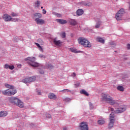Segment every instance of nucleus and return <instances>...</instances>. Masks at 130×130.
<instances>
[{
	"label": "nucleus",
	"instance_id": "obj_1",
	"mask_svg": "<svg viewBox=\"0 0 130 130\" xmlns=\"http://www.w3.org/2000/svg\"><path fill=\"white\" fill-rule=\"evenodd\" d=\"M102 101L104 102L109 103L110 105H114V104L118 105L117 101L114 100L112 97L110 96V95L107 93H103L102 94Z\"/></svg>",
	"mask_w": 130,
	"mask_h": 130
},
{
	"label": "nucleus",
	"instance_id": "obj_2",
	"mask_svg": "<svg viewBox=\"0 0 130 130\" xmlns=\"http://www.w3.org/2000/svg\"><path fill=\"white\" fill-rule=\"evenodd\" d=\"M5 87L9 89L3 91L4 95H6V96H12V95H15V94L17 93V89L14 88V86L10 85L9 84H6Z\"/></svg>",
	"mask_w": 130,
	"mask_h": 130
},
{
	"label": "nucleus",
	"instance_id": "obj_3",
	"mask_svg": "<svg viewBox=\"0 0 130 130\" xmlns=\"http://www.w3.org/2000/svg\"><path fill=\"white\" fill-rule=\"evenodd\" d=\"M25 60L27 61L28 64L33 68H37V67H40V66L39 63L35 62V57H28L25 58Z\"/></svg>",
	"mask_w": 130,
	"mask_h": 130
},
{
	"label": "nucleus",
	"instance_id": "obj_4",
	"mask_svg": "<svg viewBox=\"0 0 130 130\" xmlns=\"http://www.w3.org/2000/svg\"><path fill=\"white\" fill-rule=\"evenodd\" d=\"M78 42L79 44H81V45H83L84 47H87L88 48H90L91 46H92V45L91 44V43L88 41V40L84 38H80L78 39Z\"/></svg>",
	"mask_w": 130,
	"mask_h": 130
},
{
	"label": "nucleus",
	"instance_id": "obj_5",
	"mask_svg": "<svg viewBox=\"0 0 130 130\" xmlns=\"http://www.w3.org/2000/svg\"><path fill=\"white\" fill-rule=\"evenodd\" d=\"M36 80V77L32 76L30 77H27L22 80L23 83H25V84H27V83H31L32 82H34Z\"/></svg>",
	"mask_w": 130,
	"mask_h": 130
},
{
	"label": "nucleus",
	"instance_id": "obj_6",
	"mask_svg": "<svg viewBox=\"0 0 130 130\" xmlns=\"http://www.w3.org/2000/svg\"><path fill=\"white\" fill-rule=\"evenodd\" d=\"M126 110V106H122L119 108H118L117 110L115 111V113H121V112H123V111H125Z\"/></svg>",
	"mask_w": 130,
	"mask_h": 130
},
{
	"label": "nucleus",
	"instance_id": "obj_7",
	"mask_svg": "<svg viewBox=\"0 0 130 130\" xmlns=\"http://www.w3.org/2000/svg\"><path fill=\"white\" fill-rule=\"evenodd\" d=\"M19 100H20L17 98L11 97L9 98V102H11L12 104H14V105H17Z\"/></svg>",
	"mask_w": 130,
	"mask_h": 130
},
{
	"label": "nucleus",
	"instance_id": "obj_8",
	"mask_svg": "<svg viewBox=\"0 0 130 130\" xmlns=\"http://www.w3.org/2000/svg\"><path fill=\"white\" fill-rule=\"evenodd\" d=\"M3 20L5 21V22H10L12 21V17H11V15L5 14L3 16Z\"/></svg>",
	"mask_w": 130,
	"mask_h": 130
},
{
	"label": "nucleus",
	"instance_id": "obj_9",
	"mask_svg": "<svg viewBox=\"0 0 130 130\" xmlns=\"http://www.w3.org/2000/svg\"><path fill=\"white\" fill-rule=\"evenodd\" d=\"M53 42L54 44L56 45V46H58L59 47H60V46H61V43H62V42H61V41L57 40V39L56 38H55L53 40Z\"/></svg>",
	"mask_w": 130,
	"mask_h": 130
},
{
	"label": "nucleus",
	"instance_id": "obj_10",
	"mask_svg": "<svg viewBox=\"0 0 130 130\" xmlns=\"http://www.w3.org/2000/svg\"><path fill=\"white\" fill-rule=\"evenodd\" d=\"M80 126L81 130H88V125L85 122H81Z\"/></svg>",
	"mask_w": 130,
	"mask_h": 130
},
{
	"label": "nucleus",
	"instance_id": "obj_11",
	"mask_svg": "<svg viewBox=\"0 0 130 130\" xmlns=\"http://www.w3.org/2000/svg\"><path fill=\"white\" fill-rule=\"evenodd\" d=\"M35 21L36 23L38 25H43V24H45V21L42 19H35Z\"/></svg>",
	"mask_w": 130,
	"mask_h": 130
},
{
	"label": "nucleus",
	"instance_id": "obj_12",
	"mask_svg": "<svg viewBox=\"0 0 130 130\" xmlns=\"http://www.w3.org/2000/svg\"><path fill=\"white\" fill-rule=\"evenodd\" d=\"M48 97L49 99H51L52 100H55L56 99H57V96L53 93H49Z\"/></svg>",
	"mask_w": 130,
	"mask_h": 130
},
{
	"label": "nucleus",
	"instance_id": "obj_13",
	"mask_svg": "<svg viewBox=\"0 0 130 130\" xmlns=\"http://www.w3.org/2000/svg\"><path fill=\"white\" fill-rule=\"evenodd\" d=\"M113 125H114V119L110 120V122L108 124V128H109V129H111V128L113 127Z\"/></svg>",
	"mask_w": 130,
	"mask_h": 130
},
{
	"label": "nucleus",
	"instance_id": "obj_14",
	"mask_svg": "<svg viewBox=\"0 0 130 130\" xmlns=\"http://www.w3.org/2000/svg\"><path fill=\"white\" fill-rule=\"evenodd\" d=\"M42 17V14L41 13H35L34 14L33 19L35 20H37V19H40Z\"/></svg>",
	"mask_w": 130,
	"mask_h": 130
},
{
	"label": "nucleus",
	"instance_id": "obj_15",
	"mask_svg": "<svg viewBox=\"0 0 130 130\" xmlns=\"http://www.w3.org/2000/svg\"><path fill=\"white\" fill-rule=\"evenodd\" d=\"M96 41H98V42H100V43H102L103 44L105 43V40L100 37H97Z\"/></svg>",
	"mask_w": 130,
	"mask_h": 130
},
{
	"label": "nucleus",
	"instance_id": "obj_16",
	"mask_svg": "<svg viewBox=\"0 0 130 130\" xmlns=\"http://www.w3.org/2000/svg\"><path fill=\"white\" fill-rule=\"evenodd\" d=\"M69 21L70 25H72V26H76L77 24V21L75 19H70Z\"/></svg>",
	"mask_w": 130,
	"mask_h": 130
},
{
	"label": "nucleus",
	"instance_id": "obj_17",
	"mask_svg": "<svg viewBox=\"0 0 130 130\" xmlns=\"http://www.w3.org/2000/svg\"><path fill=\"white\" fill-rule=\"evenodd\" d=\"M8 114H9L8 111H2L0 112V117H5Z\"/></svg>",
	"mask_w": 130,
	"mask_h": 130
},
{
	"label": "nucleus",
	"instance_id": "obj_18",
	"mask_svg": "<svg viewBox=\"0 0 130 130\" xmlns=\"http://www.w3.org/2000/svg\"><path fill=\"white\" fill-rule=\"evenodd\" d=\"M76 14L78 16H82V15L84 14V10H83V9H79L76 11Z\"/></svg>",
	"mask_w": 130,
	"mask_h": 130
},
{
	"label": "nucleus",
	"instance_id": "obj_19",
	"mask_svg": "<svg viewBox=\"0 0 130 130\" xmlns=\"http://www.w3.org/2000/svg\"><path fill=\"white\" fill-rule=\"evenodd\" d=\"M16 106H18V107H20V108H23V107H24V103H23V102L19 100Z\"/></svg>",
	"mask_w": 130,
	"mask_h": 130
},
{
	"label": "nucleus",
	"instance_id": "obj_20",
	"mask_svg": "<svg viewBox=\"0 0 130 130\" xmlns=\"http://www.w3.org/2000/svg\"><path fill=\"white\" fill-rule=\"evenodd\" d=\"M115 18L117 21H120L122 19V15L119 13H117L115 16Z\"/></svg>",
	"mask_w": 130,
	"mask_h": 130
},
{
	"label": "nucleus",
	"instance_id": "obj_21",
	"mask_svg": "<svg viewBox=\"0 0 130 130\" xmlns=\"http://www.w3.org/2000/svg\"><path fill=\"white\" fill-rule=\"evenodd\" d=\"M70 50H71V52H74V53H79L80 52H82V51H77V49L75 48H70Z\"/></svg>",
	"mask_w": 130,
	"mask_h": 130
},
{
	"label": "nucleus",
	"instance_id": "obj_22",
	"mask_svg": "<svg viewBox=\"0 0 130 130\" xmlns=\"http://www.w3.org/2000/svg\"><path fill=\"white\" fill-rule=\"evenodd\" d=\"M57 22H58V23H59L60 24H67V20H64L62 19H58Z\"/></svg>",
	"mask_w": 130,
	"mask_h": 130
},
{
	"label": "nucleus",
	"instance_id": "obj_23",
	"mask_svg": "<svg viewBox=\"0 0 130 130\" xmlns=\"http://www.w3.org/2000/svg\"><path fill=\"white\" fill-rule=\"evenodd\" d=\"M81 94H83V95H85V96H89V93L84 89H82L80 91Z\"/></svg>",
	"mask_w": 130,
	"mask_h": 130
},
{
	"label": "nucleus",
	"instance_id": "obj_24",
	"mask_svg": "<svg viewBox=\"0 0 130 130\" xmlns=\"http://www.w3.org/2000/svg\"><path fill=\"white\" fill-rule=\"evenodd\" d=\"M109 45H110V46H111V47H115V46H116V44L115 43V42L111 41L109 42Z\"/></svg>",
	"mask_w": 130,
	"mask_h": 130
},
{
	"label": "nucleus",
	"instance_id": "obj_25",
	"mask_svg": "<svg viewBox=\"0 0 130 130\" xmlns=\"http://www.w3.org/2000/svg\"><path fill=\"white\" fill-rule=\"evenodd\" d=\"M117 89L118 90V91H121V92H123V91H124V88H123V86H117Z\"/></svg>",
	"mask_w": 130,
	"mask_h": 130
},
{
	"label": "nucleus",
	"instance_id": "obj_26",
	"mask_svg": "<svg viewBox=\"0 0 130 130\" xmlns=\"http://www.w3.org/2000/svg\"><path fill=\"white\" fill-rule=\"evenodd\" d=\"M102 22H101L100 20H98L96 22V24L95 26V28H99V27H100V25H101Z\"/></svg>",
	"mask_w": 130,
	"mask_h": 130
},
{
	"label": "nucleus",
	"instance_id": "obj_27",
	"mask_svg": "<svg viewBox=\"0 0 130 130\" xmlns=\"http://www.w3.org/2000/svg\"><path fill=\"white\" fill-rule=\"evenodd\" d=\"M104 123H105V120L104 119H101L98 121V124H100V125L104 124Z\"/></svg>",
	"mask_w": 130,
	"mask_h": 130
},
{
	"label": "nucleus",
	"instance_id": "obj_28",
	"mask_svg": "<svg viewBox=\"0 0 130 130\" xmlns=\"http://www.w3.org/2000/svg\"><path fill=\"white\" fill-rule=\"evenodd\" d=\"M40 1H37L36 2H35V5L37 8H39V7H40Z\"/></svg>",
	"mask_w": 130,
	"mask_h": 130
},
{
	"label": "nucleus",
	"instance_id": "obj_29",
	"mask_svg": "<svg viewBox=\"0 0 130 130\" xmlns=\"http://www.w3.org/2000/svg\"><path fill=\"white\" fill-rule=\"evenodd\" d=\"M118 14L122 15H123V14H124V9H121L118 12Z\"/></svg>",
	"mask_w": 130,
	"mask_h": 130
},
{
	"label": "nucleus",
	"instance_id": "obj_30",
	"mask_svg": "<svg viewBox=\"0 0 130 130\" xmlns=\"http://www.w3.org/2000/svg\"><path fill=\"white\" fill-rule=\"evenodd\" d=\"M53 68V66H52L51 64H47L46 65L43 69H52Z\"/></svg>",
	"mask_w": 130,
	"mask_h": 130
},
{
	"label": "nucleus",
	"instance_id": "obj_31",
	"mask_svg": "<svg viewBox=\"0 0 130 130\" xmlns=\"http://www.w3.org/2000/svg\"><path fill=\"white\" fill-rule=\"evenodd\" d=\"M12 17H18L19 16V14L15 12H12L11 13Z\"/></svg>",
	"mask_w": 130,
	"mask_h": 130
},
{
	"label": "nucleus",
	"instance_id": "obj_32",
	"mask_svg": "<svg viewBox=\"0 0 130 130\" xmlns=\"http://www.w3.org/2000/svg\"><path fill=\"white\" fill-rule=\"evenodd\" d=\"M60 36L62 38H66V35L65 32H62L61 33Z\"/></svg>",
	"mask_w": 130,
	"mask_h": 130
},
{
	"label": "nucleus",
	"instance_id": "obj_33",
	"mask_svg": "<svg viewBox=\"0 0 130 130\" xmlns=\"http://www.w3.org/2000/svg\"><path fill=\"white\" fill-rule=\"evenodd\" d=\"M63 101H65V102H70V101H71V99L66 98L63 100Z\"/></svg>",
	"mask_w": 130,
	"mask_h": 130
},
{
	"label": "nucleus",
	"instance_id": "obj_34",
	"mask_svg": "<svg viewBox=\"0 0 130 130\" xmlns=\"http://www.w3.org/2000/svg\"><path fill=\"white\" fill-rule=\"evenodd\" d=\"M11 21L12 22H18V21H19V19L16 18H12Z\"/></svg>",
	"mask_w": 130,
	"mask_h": 130
},
{
	"label": "nucleus",
	"instance_id": "obj_35",
	"mask_svg": "<svg viewBox=\"0 0 130 130\" xmlns=\"http://www.w3.org/2000/svg\"><path fill=\"white\" fill-rule=\"evenodd\" d=\"M89 104L90 109H94V106H93V104H92V103L89 102Z\"/></svg>",
	"mask_w": 130,
	"mask_h": 130
},
{
	"label": "nucleus",
	"instance_id": "obj_36",
	"mask_svg": "<svg viewBox=\"0 0 130 130\" xmlns=\"http://www.w3.org/2000/svg\"><path fill=\"white\" fill-rule=\"evenodd\" d=\"M36 45L40 49L42 50V47L40 46V45L37 43H35Z\"/></svg>",
	"mask_w": 130,
	"mask_h": 130
},
{
	"label": "nucleus",
	"instance_id": "obj_37",
	"mask_svg": "<svg viewBox=\"0 0 130 130\" xmlns=\"http://www.w3.org/2000/svg\"><path fill=\"white\" fill-rule=\"evenodd\" d=\"M39 56L40 58H45V57H46L45 55H43L42 54H40Z\"/></svg>",
	"mask_w": 130,
	"mask_h": 130
},
{
	"label": "nucleus",
	"instance_id": "obj_38",
	"mask_svg": "<svg viewBox=\"0 0 130 130\" xmlns=\"http://www.w3.org/2000/svg\"><path fill=\"white\" fill-rule=\"evenodd\" d=\"M74 85H75V87H76V88L79 87V86H80V82H77L76 83L74 84Z\"/></svg>",
	"mask_w": 130,
	"mask_h": 130
},
{
	"label": "nucleus",
	"instance_id": "obj_39",
	"mask_svg": "<svg viewBox=\"0 0 130 130\" xmlns=\"http://www.w3.org/2000/svg\"><path fill=\"white\" fill-rule=\"evenodd\" d=\"M4 68L8 70V69L10 68V65L6 64L5 65Z\"/></svg>",
	"mask_w": 130,
	"mask_h": 130
},
{
	"label": "nucleus",
	"instance_id": "obj_40",
	"mask_svg": "<svg viewBox=\"0 0 130 130\" xmlns=\"http://www.w3.org/2000/svg\"><path fill=\"white\" fill-rule=\"evenodd\" d=\"M113 118H114V116L112 115V113H111L110 115V120H111V119H114Z\"/></svg>",
	"mask_w": 130,
	"mask_h": 130
},
{
	"label": "nucleus",
	"instance_id": "obj_41",
	"mask_svg": "<svg viewBox=\"0 0 130 130\" xmlns=\"http://www.w3.org/2000/svg\"><path fill=\"white\" fill-rule=\"evenodd\" d=\"M39 72L40 74H41L42 75L44 74V71H43V70H42L41 69H39Z\"/></svg>",
	"mask_w": 130,
	"mask_h": 130
},
{
	"label": "nucleus",
	"instance_id": "obj_42",
	"mask_svg": "<svg viewBox=\"0 0 130 130\" xmlns=\"http://www.w3.org/2000/svg\"><path fill=\"white\" fill-rule=\"evenodd\" d=\"M46 117L47 118H50V117H51V115L49 114H46Z\"/></svg>",
	"mask_w": 130,
	"mask_h": 130
},
{
	"label": "nucleus",
	"instance_id": "obj_43",
	"mask_svg": "<svg viewBox=\"0 0 130 130\" xmlns=\"http://www.w3.org/2000/svg\"><path fill=\"white\" fill-rule=\"evenodd\" d=\"M80 4L81 5H82V6H87V3H86L85 2H81Z\"/></svg>",
	"mask_w": 130,
	"mask_h": 130
},
{
	"label": "nucleus",
	"instance_id": "obj_44",
	"mask_svg": "<svg viewBox=\"0 0 130 130\" xmlns=\"http://www.w3.org/2000/svg\"><path fill=\"white\" fill-rule=\"evenodd\" d=\"M55 15L58 18H60V17H61V14H60L56 13Z\"/></svg>",
	"mask_w": 130,
	"mask_h": 130
},
{
	"label": "nucleus",
	"instance_id": "obj_45",
	"mask_svg": "<svg viewBox=\"0 0 130 130\" xmlns=\"http://www.w3.org/2000/svg\"><path fill=\"white\" fill-rule=\"evenodd\" d=\"M10 70H14L15 69V67L14 66H9Z\"/></svg>",
	"mask_w": 130,
	"mask_h": 130
},
{
	"label": "nucleus",
	"instance_id": "obj_46",
	"mask_svg": "<svg viewBox=\"0 0 130 130\" xmlns=\"http://www.w3.org/2000/svg\"><path fill=\"white\" fill-rule=\"evenodd\" d=\"M59 92H62V93H66V92H67V89H63L62 90L60 91Z\"/></svg>",
	"mask_w": 130,
	"mask_h": 130
},
{
	"label": "nucleus",
	"instance_id": "obj_47",
	"mask_svg": "<svg viewBox=\"0 0 130 130\" xmlns=\"http://www.w3.org/2000/svg\"><path fill=\"white\" fill-rule=\"evenodd\" d=\"M43 14L44 15H45V14H46V10H45V9H43Z\"/></svg>",
	"mask_w": 130,
	"mask_h": 130
},
{
	"label": "nucleus",
	"instance_id": "obj_48",
	"mask_svg": "<svg viewBox=\"0 0 130 130\" xmlns=\"http://www.w3.org/2000/svg\"><path fill=\"white\" fill-rule=\"evenodd\" d=\"M127 49H130V44H127Z\"/></svg>",
	"mask_w": 130,
	"mask_h": 130
},
{
	"label": "nucleus",
	"instance_id": "obj_49",
	"mask_svg": "<svg viewBox=\"0 0 130 130\" xmlns=\"http://www.w3.org/2000/svg\"><path fill=\"white\" fill-rule=\"evenodd\" d=\"M72 77H76V75L75 73H73L72 75Z\"/></svg>",
	"mask_w": 130,
	"mask_h": 130
},
{
	"label": "nucleus",
	"instance_id": "obj_50",
	"mask_svg": "<svg viewBox=\"0 0 130 130\" xmlns=\"http://www.w3.org/2000/svg\"><path fill=\"white\" fill-rule=\"evenodd\" d=\"M66 92L71 93L72 92V91H71V90H70V89H66Z\"/></svg>",
	"mask_w": 130,
	"mask_h": 130
},
{
	"label": "nucleus",
	"instance_id": "obj_51",
	"mask_svg": "<svg viewBox=\"0 0 130 130\" xmlns=\"http://www.w3.org/2000/svg\"><path fill=\"white\" fill-rule=\"evenodd\" d=\"M109 110H111V111H113L114 110V109L112 108H109Z\"/></svg>",
	"mask_w": 130,
	"mask_h": 130
},
{
	"label": "nucleus",
	"instance_id": "obj_52",
	"mask_svg": "<svg viewBox=\"0 0 130 130\" xmlns=\"http://www.w3.org/2000/svg\"><path fill=\"white\" fill-rule=\"evenodd\" d=\"M38 95H41V92L40 91L37 92Z\"/></svg>",
	"mask_w": 130,
	"mask_h": 130
},
{
	"label": "nucleus",
	"instance_id": "obj_53",
	"mask_svg": "<svg viewBox=\"0 0 130 130\" xmlns=\"http://www.w3.org/2000/svg\"><path fill=\"white\" fill-rule=\"evenodd\" d=\"M67 127H63V130H67Z\"/></svg>",
	"mask_w": 130,
	"mask_h": 130
},
{
	"label": "nucleus",
	"instance_id": "obj_54",
	"mask_svg": "<svg viewBox=\"0 0 130 130\" xmlns=\"http://www.w3.org/2000/svg\"><path fill=\"white\" fill-rule=\"evenodd\" d=\"M30 125H31V127H33V126H34V124H30Z\"/></svg>",
	"mask_w": 130,
	"mask_h": 130
},
{
	"label": "nucleus",
	"instance_id": "obj_55",
	"mask_svg": "<svg viewBox=\"0 0 130 130\" xmlns=\"http://www.w3.org/2000/svg\"><path fill=\"white\" fill-rule=\"evenodd\" d=\"M41 9H43V7H41Z\"/></svg>",
	"mask_w": 130,
	"mask_h": 130
},
{
	"label": "nucleus",
	"instance_id": "obj_56",
	"mask_svg": "<svg viewBox=\"0 0 130 130\" xmlns=\"http://www.w3.org/2000/svg\"><path fill=\"white\" fill-rule=\"evenodd\" d=\"M20 66H21V65L18 66V68H19V67H20Z\"/></svg>",
	"mask_w": 130,
	"mask_h": 130
}]
</instances>
